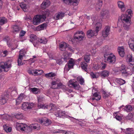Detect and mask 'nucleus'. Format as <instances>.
<instances>
[{
    "instance_id": "nucleus-47",
    "label": "nucleus",
    "mask_w": 134,
    "mask_h": 134,
    "mask_svg": "<svg viewBox=\"0 0 134 134\" xmlns=\"http://www.w3.org/2000/svg\"><path fill=\"white\" fill-rule=\"evenodd\" d=\"M8 54V52L7 50H5L2 52H0V55L2 56L5 57Z\"/></svg>"
},
{
    "instance_id": "nucleus-44",
    "label": "nucleus",
    "mask_w": 134,
    "mask_h": 134,
    "mask_svg": "<svg viewBox=\"0 0 134 134\" xmlns=\"http://www.w3.org/2000/svg\"><path fill=\"white\" fill-rule=\"evenodd\" d=\"M109 49V46H105L103 47L102 51L104 53H107Z\"/></svg>"
},
{
    "instance_id": "nucleus-2",
    "label": "nucleus",
    "mask_w": 134,
    "mask_h": 134,
    "mask_svg": "<svg viewBox=\"0 0 134 134\" xmlns=\"http://www.w3.org/2000/svg\"><path fill=\"white\" fill-rule=\"evenodd\" d=\"M16 126L17 130L19 131H24L26 132L31 131L32 129L38 130L40 129V126L37 123L31 124L29 126H27L26 124L16 123Z\"/></svg>"
},
{
    "instance_id": "nucleus-29",
    "label": "nucleus",
    "mask_w": 134,
    "mask_h": 134,
    "mask_svg": "<svg viewBox=\"0 0 134 134\" xmlns=\"http://www.w3.org/2000/svg\"><path fill=\"white\" fill-rule=\"evenodd\" d=\"M57 76L56 74L55 73L51 72L48 73L46 74L45 76L47 78H51L52 79L53 77H55Z\"/></svg>"
},
{
    "instance_id": "nucleus-9",
    "label": "nucleus",
    "mask_w": 134,
    "mask_h": 134,
    "mask_svg": "<svg viewBox=\"0 0 134 134\" xmlns=\"http://www.w3.org/2000/svg\"><path fill=\"white\" fill-rule=\"evenodd\" d=\"M34 104L32 103H28L24 102L22 104V109L25 111L31 109L34 106Z\"/></svg>"
},
{
    "instance_id": "nucleus-41",
    "label": "nucleus",
    "mask_w": 134,
    "mask_h": 134,
    "mask_svg": "<svg viewBox=\"0 0 134 134\" xmlns=\"http://www.w3.org/2000/svg\"><path fill=\"white\" fill-rule=\"evenodd\" d=\"M90 55V54H86L84 56V59L85 61L87 63H88L91 59Z\"/></svg>"
},
{
    "instance_id": "nucleus-25",
    "label": "nucleus",
    "mask_w": 134,
    "mask_h": 134,
    "mask_svg": "<svg viewBox=\"0 0 134 134\" xmlns=\"http://www.w3.org/2000/svg\"><path fill=\"white\" fill-rule=\"evenodd\" d=\"M103 4V2L101 0L97 1L96 5V9L98 11L100 9Z\"/></svg>"
},
{
    "instance_id": "nucleus-57",
    "label": "nucleus",
    "mask_w": 134,
    "mask_h": 134,
    "mask_svg": "<svg viewBox=\"0 0 134 134\" xmlns=\"http://www.w3.org/2000/svg\"><path fill=\"white\" fill-rule=\"evenodd\" d=\"M37 75H41L43 72V71L41 70H37Z\"/></svg>"
},
{
    "instance_id": "nucleus-11",
    "label": "nucleus",
    "mask_w": 134,
    "mask_h": 134,
    "mask_svg": "<svg viewBox=\"0 0 134 134\" xmlns=\"http://www.w3.org/2000/svg\"><path fill=\"white\" fill-rule=\"evenodd\" d=\"M51 87L53 89L59 88L62 85L61 83H60L59 80L56 81H52L51 82Z\"/></svg>"
},
{
    "instance_id": "nucleus-7",
    "label": "nucleus",
    "mask_w": 134,
    "mask_h": 134,
    "mask_svg": "<svg viewBox=\"0 0 134 134\" xmlns=\"http://www.w3.org/2000/svg\"><path fill=\"white\" fill-rule=\"evenodd\" d=\"M85 34L82 31H78L74 34V39L81 41L83 39Z\"/></svg>"
},
{
    "instance_id": "nucleus-6",
    "label": "nucleus",
    "mask_w": 134,
    "mask_h": 134,
    "mask_svg": "<svg viewBox=\"0 0 134 134\" xmlns=\"http://www.w3.org/2000/svg\"><path fill=\"white\" fill-rule=\"evenodd\" d=\"M118 69L119 70H118L117 71H120L121 72L122 75L123 76H127L129 75H131L129 72L126 69L125 66L124 65H122Z\"/></svg>"
},
{
    "instance_id": "nucleus-1",
    "label": "nucleus",
    "mask_w": 134,
    "mask_h": 134,
    "mask_svg": "<svg viewBox=\"0 0 134 134\" xmlns=\"http://www.w3.org/2000/svg\"><path fill=\"white\" fill-rule=\"evenodd\" d=\"M126 14H122L119 18V20H121L122 23L124 28L128 30L131 23V18L133 14L132 11L130 9H128L126 11Z\"/></svg>"
},
{
    "instance_id": "nucleus-27",
    "label": "nucleus",
    "mask_w": 134,
    "mask_h": 134,
    "mask_svg": "<svg viewBox=\"0 0 134 134\" xmlns=\"http://www.w3.org/2000/svg\"><path fill=\"white\" fill-rule=\"evenodd\" d=\"M114 117L118 120L120 121L121 120L122 115L120 114L118 112H116L114 114Z\"/></svg>"
},
{
    "instance_id": "nucleus-17",
    "label": "nucleus",
    "mask_w": 134,
    "mask_h": 134,
    "mask_svg": "<svg viewBox=\"0 0 134 134\" xmlns=\"http://www.w3.org/2000/svg\"><path fill=\"white\" fill-rule=\"evenodd\" d=\"M110 27L108 26H106L102 32V35L103 37H107L109 34Z\"/></svg>"
},
{
    "instance_id": "nucleus-48",
    "label": "nucleus",
    "mask_w": 134,
    "mask_h": 134,
    "mask_svg": "<svg viewBox=\"0 0 134 134\" xmlns=\"http://www.w3.org/2000/svg\"><path fill=\"white\" fill-rule=\"evenodd\" d=\"M15 117L18 119H23V115L21 113L17 114L15 115Z\"/></svg>"
},
{
    "instance_id": "nucleus-58",
    "label": "nucleus",
    "mask_w": 134,
    "mask_h": 134,
    "mask_svg": "<svg viewBox=\"0 0 134 134\" xmlns=\"http://www.w3.org/2000/svg\"><path fill=\"white\" fill-rule=\"evenodd\" d=\"M38 103H42L41 102L44 100V98L43 97H38Z\"/></svg>"
},
{
    "instance_id": "nucleus-56",
    "label": "nucleus",
    "mask_w": 134,
    "mask_h": 134,
    "mask_svg": "<svg viewBox=\"0 0 134 134\" xmlns=\"http://www.w3.org/2000/svg\"><path fill=\"white\" fill-rule=\"evenodd\" d=\"M90 74L92 78H97L96 74L91 72Z\"/></svg>"
},
{
    "instance_id": "nucleus-36",
    "label": "nucleus",
    "mask_w": 134,
    "mask_h": 134,
    "mask_svg": "<svg viewBox=\"0 0 134 134\" xmlns=\"http://www.w3.org/2000/svg\"><path fill=\"white\" fill-rule=\"evenodd\" d=\"M109 74V72L108 71L104 70L101 72L100 75L102 77H105L108 76Z\"/></svg>"
},
{
    "instance_id": "nucleus-12",
    "label": "nucleus",
    "mask_w": 134,
    "mask_h": 134,
    "mask_svg": "<svg viewBox=\"0 0 134 134\" xmlns=\"http://www.w3.org/2000/svg\"><path fill=\"white\" fill-rule=\"evenodd\" d=\"M117 4L118 6L120 11L122 12H125L126 10V7L124 3L122 1H119Z\"/></svg>"
},
{
    "instance_id": "nucleus-63",
    "label": "nucleus",
    "mask_w": 134,
    "mask_h": 134,
    "mask_svg": "<svg viewBox=\"0 0 134 134\" xmlns=\"http://www.w3.org/2000/svg\"><path fill=\"white\" fill-rule=\"evenodd\" d=\"M93 68L94 69L97 70L99 68V67L98 65H95L93 66Z\"/></svg>"
},
{
    "instance_id": "nucleus-62",
    "label": "nucleus",
    "mask_w": 134,
    "mask_h": 134,
    "mask_svg": "<svg viewBox=\"0 0 134 134\" xmlns=\"http://www.w3.org/2000/svg\"><path fill=\"white\" fill-rule=\"evenodd\" d=\"M12 130V128L11 127H8L5 131L6 132H10Z\"/></svg>"
},
{
    "instance_id": "nucleus-19",
    "label": "nucleus",
    "mask_w": 134,
    "mask_h": 134,
    "mask_svg": "<svg viewBox=\"0 0 134 134\" xmlns=\"http://www.w3.org/2000/svg\"><path fill=\"white\" fill-rule=\"evenodd\" d=\"M101 15L103 18L108 19L110 17V14L109 11L105 10L102 11L101 13Z\"/></svg>"
},
{
    "instance_id": "nucleus-10",
    "label": "nucleus",
    "mask_w": 134,
    "mask_h": 134,
    "mask_svg": "<svg viewBox=\"0 0 134 134\" xmlns=\"http://www.w3.org/2000/svg\"><path fill=\"white\" fill-rule=\"evenodd\" d=\"M8 62H2L0 64V67L4 69L5 71H8L9 69L11 66V65L10 64H9Z\"/></svg>"
},
{
    "instance_id": "nucleus-24",
    "label": "nucleus",
    "mask_w": 134,
    "mask_h": 134,
    "mask_svg": "<svg viewBox=\"0 0 134 134\" xmlns=\"http://www.w3.org/2000/svg\"><path fill=\"white\" fill-rule=\"evenodd\" d=\"M8 97V95H7L6 96L5 95L4 96H2L0 98V104L3 105L5 103L7 99V98Z\"/></svg>"
},
{
    "instance_id": "nucleus-61",
    "label": "nucleus",
    "mask_w": 134,
    "mask_h": 134,
    "mask_svg": "<svg viewBox=\"0 0 134 134\" xmlns=\"http://www.w3.org/2000/svg\"><path fill=\"white\" fill-rule=\"evenodd\" d=\"M90 52L92 55L94 54L96 52V51L95 49H92L91 50Z\"/></svg>"
},
{
    "instance_id": "nucleus-3",
    "label": "nucleus",
    "mask_w": 134,
    "mask_h": 134,
    "mask_svg": "<svg viewBox=\"0 0 134 134\" xmlns=\"http://www.w3.org/2000/svg\"><path fill=\"white\" fill-rule=\"evenodd\" d=\"M49 14V10L43 12L42 15H38L34 16L33 19V22L34 25H37L44 21L46 18V16H48Z\"/></svg>"
},
{
    "instance_id": "nucleus-54",
    "label": "nucleus",
    "mask_w": 134,
    "mask_h": 134,
    "mask_svg": "<svg viewBox=\"0 0 134 134\" xmlns=\"http://www.w3.org/2000/svg\"><path fill=\"white\" fill-rule=\"evenodd\" d=\"M49 106L51 107V110H53L54 111L57 108H55V105L53 104H50Z\"/></svg>"
},
{
    "instance_id": "nucleus-34",
    "label": "nucleus",
    "mask_w": 134,
    "mask_h": 134,
    "mask_svg": "<svg viewBox=\"0 0 134 134\" xmlns=\"http://www.w3.org/2000/svg\"><path fill=\"white\" fill-rule=\"evenodd\" d=\"M115 81L120 85H123L126 83L125 80L120 78L116 79Z\"/></svg>"
},
{
    "instance_id": "nucleus-40",
    "label": "nucleus",
    "mask_w": 134,
    "mask_h": 134,
    "mask_svg": "<svg viewBox=\"0 0 134 134\" xmlns=\"http://www.w3.org/2000/svg\"><path fill=\"white\" fill-rule=\"evenodd\" d=\"M20 6L24 12H26L27 10V6L24 3H20Z\"/></svg>"
},
{
    "instance_id": "nucleus-46",
    "label": "nucleus",
    "mask_w": 134,
    "mask_h": 134,
    "mask_svg": "<svg viewBox=\"0 0 134 134\" xmlns=\"http://www.w3.org/2000/svg\"><path fill=\"white\" fill-rule=\"evenodd\" d=\"M12 28L14 31L18 32L20 29V28H19L17 25H14L12 26Z\"/></svg>"
},
{
    "instance_id": "nucleus-49",
    "label": "nucleus",
    "mask_w": 134,
    "mask_h": 134,
    "mask_svg": "<svg viewBox=\"0 0 134 134\" xmlns=\"http://www.w3.org/2000/svg\"><path fill=\"white\" fill-rule=\"evenodd\" d=\"M63 55L64 57L63 59H64V61H65V62H67L66 60L67 57L69 56V54L67 52H66L63 53Z\"/></svg>"
},
{
    "instance_id": "nucleus-18",
    "label": "nucleus",
    "mask_w": 134,
    "mask_h": 134,
    "mask_svg": "<svg viewBox=\"0 0 134 134\" xmlns=\"http://www.w3.org/2000/svg\"><path fill=\"white\" fill-rule=\"evenodd\" d=\"M64 16V13L61 12H58L56 13L53 17L55 20H58L61 19Z\"/></svg>"
},
{
    "instance_id": "nucleus-60",
    "label": "nucleus",
    "mask_w": 134,
    "mask_h": 134,
    "mask_svg": "<svg viewBox=\"0 0 134 134\" xmlns=\"http://www.w3.org/2000/svg\"><path fill=\"white\" fill-rule=\"evenodd\" d=\"M16 104H19L21 102V100H20L18 98L16 100Z\"/></svg>"
},
{
    "instance_id": "nucleus-45",
    "label": "nucleus",
    "mask_w": 134,
    "mask_h": 134,
    "mask_svg": "<svg viewBox=\"0 0 134 134\" xmlns=\"http://www.w3.org/2000/svg\"><path fill=\"white\" fill-rule=\"evenodd\" d=\"M133 114L132 113H130L126 116V118L127 120H132L133 118Z\"/></svg>"
},
{
    "instance_id": "nucleus-20",
    "label": "nucleus",
    "mask_w": 134,
    "mask_h": 134,
    "mask_svg": "<svg viewBox=\"0 0 134 134\" xmlns=\"http://www.w3.org/2000/svg\"><path fill=\"white\" fill-rule=\"evenodd\" d=\"M39 122L41 124L43 123V124H44L45 126H47L50 124L51 123L50 120L46 118H45L44 119H40Z\"/></svg>"
},
{
    "instance_id": "nucleus-21",
    "label": "nucleus",
    "mask_w": 134,
    "mask_h": 134,
    "mask_svg": "<svg viewBox=\"0 0 134 134\" xmlns=\"http://www.w3.org/2000/svg\"><path fill=\"white\" fill-rule=\"evenodd\" d=\"M50 4V2L48 0H44L42 3L41 7L43 9L48 7Z\"/></svg>"
},
{
    "instance_id": "nucleus-16",
    "label": "nucleus",
    "mask_w": 134,
    "mask_h": 134,
    "mask_svg": "<svg viewBox=\"0 0 134 134\" xmlns=\"http://www.w3.org/2000/svg\"><path fill=\"white\" fill-rule=\"evenodd\" d=\"M96 89L93 88L92 90V94H93L94 97H93L92 99L93 100L95 99L98 101L100 99L101 97L100 94L96 92Z\"/></svg>"
},
{
    "instance_id": "nucleus-52",
    "label": "nucleus",
    "mask_w": 134,
    "mask_h": 134,
    "mask_svg": "<svg viewBox=\"0 0 134 134\" xmlns=\"http://www.w3.org/2000/svg\"><path fill=\"white\" fill-rule=\"evenodd\" d=\"M60 132L63 133V134H75L70 131H65L64 130H61Z\"/></svg>"
},
{
    "instance_id": "nucleus-37",
    "label": "nucleus",
    "mask_w": 134,
    "mask_h": 134,
    "mask_svg": "<svg viewBox=\"0 0 134 134\" xmlns=\"http://www.w3.org/2000/svg\"><path fill=\"white\" fill-rule=\"evenodd\" d=\"M81 66L82 68L85 71H86L87 70V65L86 63L83 62L81 63Z\"/></svg>"
},
{
    "instance_id": "nucleus-53",
    "label": "nucleus",
    "mask_w": 134,
    "mask_h": 134,
    "mask_svg": "<svg viewBox=\"0 0 134 134\" xmlns=\"http://www.w3.org/2000/svg\"><path fill=\"white\" fill-rule=\"evenodd\" d=\"M26 33V32L25 31L23 30L21 31L19 34L20 38H22L23 36H24Z\"/></svg>"
},
{
    "instance_id": "nucleus-32",
    "label": "nucleus",
    "mask_w": 134,
    "mask_h": 134,
    "mask_svg": "<svg viewBox=\"0 0 134 134\" xmlns=\"http://www.w3.org/2000/svg\"><path fill=\"white\" fill-rule=\"evenodd\" d=\"M31 91L35 94L39 93L40 92V89L39 88L34 87L30 89Z\"/></svg>"
},
{
    "instance_id": "nucleus-39",
    "label": "nucleus",
    "mask_w": 134,
    "mask_h": 134,
    "mask_svg": "<svg viewBox=\"0 0 134 134\" xmlns=\"http://www.w3.org/2000/svg\"><path fill=\"white\" fill-rule=\"evenodd\" d=\"M7 20L5 17L0 18V25H3L7 23Z\"/></svg>"
},
{
    "instance_id": "nucleus-5",
    "label": "nucleus",
    "mask_w": 134,
    "mask_h": 134,
    "mask_svg": "<svg viewBox=\"0 0 134 134\" xmlns=\"http://www.w3.org/2000/svg\"><path fill=\"white\" fill-rule=\"evenodd\" d=\"M69 86L73 87L76 90H79L80 88V86L79 84L75 80L71 79L70 80L68 83Z\"/></svg>"
},
{
    "instance_id": "nucleus-50",
    "label": "nucleus",
    "mask_w": 134,
    "mask_h": 134,
    "mask_svg": "<svg viewBox=\"0 0 134 134\" xmlns=\"http://www.w3.org/2000/svg\"><path fill=\"white\" fill-rule=\"evenodd\" d=\"M72 68L70 67V66H69L68 65L66 64L64 68V72H67L69 71L70 68Z\"/></svg>"
},
{
    "instance_id": "nucleus-64",
    "label": "nucleus",
    "mask_w": 134,
    "mask_h": 134,
    "mask_svg": "<svg viewBox=\"0 0 134 134\" xmlns=\"http://www.w3.org/2000/svg\"><path fill=\"white\" fill-rule=\"evenodd\" d=\"M102 68L103 69H104L106 66V64H105V63H102Z\"/></svg>"
},
{
    "instance_id": "nucleus-14",
    "label": "nucleus",
    "mask_w": 134,
    "mask_h": 134,
    "mask_svg": "<svg viewBox=\"0 0 134 134\" xmlns=\"http://www.w3.org/2000/svg\"><path fill=\"white\" fill-rule=\"evenodd\" d=\"M107 60L108 63H114L115 62L116 60V57L113 53H110L108 55Z\"/></svg>"
},
{
    "instance_id": "nucleus-59",
    "label": "nucleus",
    "mask_w": 134,
    "mask_h": 134,
    "mask_svg": "<svg viewBox=\"0 0 134 134\" xmlns=\"http://www.w3.org/2000/svg\"><path fill=\"white\" fill-rule=\"evenodd\" d=\"M40 28L42 29L44 28L46 26V23L43 24L40 26Z\"/></svg>"
},
{
    "instance_id": "nucleus-51",
    "label": "nucleus",
    "mask_w": 134,
    "mask_h": 134,
    "mask_svg": "<svg viewBox=\"0 0 134 134\" xmlns=\"http://www.w3.org/2000/svg\"><path fill=\"white\" fill-rule=\"evenodd\" d=\"M26 96L23 94H20L18 98L20 100H21V101L22 100L25 98Z\"/></svg>"
},
{
    "instance_id": "nucleus-43",
    "label": "nucleus",
    "mask_w": 134,
    "mask_h": 134,
    "mask_svg": "<svg viewBox=\"0 0 134 134\" xmlns=\"http://www.w3.org/2000/svg\"><path fill=\"white\" fill-rule=\"evenodd\" d=\"M132 109V106L129 105H126L125 107L124 110L127 112L131 111Z\"/></svg>"
},
{
    "instance_id": "nucleus-31",
    "label": "nucleus",
    "mask_w": 134,
    "mask_h": 134,
    "mask_svg": "<svg viewBox=\"0 0 134 134\" xmlns=\"http://www.w3.org/2000/svg\"><path fill=\"white\" fill-rule=\"evenodd\" d=\"M30 41L33 43V44L34 46L35 47L36 45H35V41L36 40V39L37 40V39H36L37 37L36 35H31L30 36Z\"/></svg>"
},
{
    "instance_id": "nucleus-30",
    "label": "nucleus",
    "mask_w": 134,
    "mask_h": 134,
    "mask_svg": "<svg viewBox=\"0 0 134 134\" xmlns=\"http://www.w3.org/2000/svg\"><path fill=\"white\" fill-rule=\"evenodd\" d=\"M128 44L131 49L134 51V42L132 39H130L128 42Z\"/></svg>"
},
{
    "instance_id": "nucleus-33",
    "label": "nucleus",
    "mask_w": 134,
    "mask_h": 134,
    "mask_svg": "<svg viewBox=\"0 0 134 134\" xmlns=\"http://www.w3.org/2000/svg\"><path fill=\"white\" fill-rule=\"evenodd\" d=\"M38 107L39 108H42L44 109H46L48 108V105H43L41 103H38Z\"/></svg>"
},
{
    "instance_id": "nucleus-22",
    "label": "nucleus",
    "mask_w": 134,
    "mask_h": 134,
    "mask_svg": "<svg viewBox=\"0 0 134 134\" xmlns=\"http://www.w3.org/2000/svg\"><path fill=\"white\" fill-rule=\"evenodd\" d=\"M122 131L126 134H132L133 132L132 128H127L126 129H121Z\"/></svg>"
},
{
    "instance_id": "nucleus-28",
    "label": "nucleus",
    "mask_w": 134,
    "mask_h": 134,
    "mask_svg": "<svg viewBox=\"0 0 134 134\" xmlns=\"http://www.w3.org/2000/svg\"><path fill=\"white\" fill-rule=\"evenodd\" d=\"M37 70L35 69H32L29 68L28 70V72L30 74L36 76L37 72Z\"/></svg>"
},
{
    "instance_id": "nucleus-38",
    "label": "nucleus",
    "mask_w": 134,
    "mask_h": 134,
    "mask_svg": "<svg viewBox=\"0 0 134 134\" xmlns=\"http://www.w3.org/2000/svg\"><path fill=\"white\" fill-rule=\"evenodd\" d=\"M75 62L74 60L71 58L68 62L67 65H68L69 66H70V67L72 68L74 65Z\"/></svg>"
},
{
    "instance_id": "nucleus-13",
    "label": "nucleus",
    "mask_w": 134,
    "mask_h": 134,
    "mask_svg": "<svg viewBox=\"0 0 134 134\" xmlns=\"http://www.w3.org/2000/svg\"><path fill=\"white\" fill-rule=\"evenodd\" d=\"M63 2L67 4H71L74 6L77 5L80 0H62Z\"/></svg>"
},
{
    "instance_id": "nucleus-26",
    "label": "nucleus",
    "mask_w": 134,
    "mask_h": 134,
    "mask_svg": "<svg viewBox=\"0 0 134 134\" xmlns=\"http://www.w3.org/2000/svg\"><path fill=\"white\" fill-rule=\"evenodd\" d=\"M67 47V44L64 42H62L60 43L59 48L61 51H64Z\"/></svg>"
},
{
    "instance_id": "nucleus-15",
    "label": "nucleus",
    "mask_w": 134,
    "mask_h": 134,
    "mask_svg": "<svg viewBox=\"0 0 134 134\" xmlns=\"http://www.w3.org/2000/svg\"><path fill=\"white\" fill-rule=\"evenodd\" d=\"M25 50H21L20 52L19 57L18 60V65H22L23 64L21 62L22 60L23 57L25 54Z\"/></svg>"
},
{
    "instance_id": "nucleus-23",
    "label": "nucleus",
    "mask_w": 134,
    "mask_h": 134,
    "mask_svg": "<svg viewBox=\"0 0 134 134\" xmlns=\"http://www.w3.org/2000/svg\"><path fill=\"white\" fill-rule=\"evenodd\" d=\"M118 51L119 55L121 57H123L125 55L124 49V47H119L118 48Z\"/></svg>"
},
{
    "instance_id": "nucleus-42",
    "label": "nucleus",
    "mask_w": 134,
    "mask_h": 134,
    "mask_svg": "<svg viewBox=\"0 0 134 134\" xmlns=\"http://www.w3.org/2000/svg\"><path fill=\"white\" fill-rule=\"evenodd\" d=\"M77 80L81 85H83L84 83L83 79L81 76L77 77Z\"/></svg>"
},
{
    "instance_id": "nucleus-35",
    "label": "nucleus",
    "mask_w": 134,
    "mask_h": 134,
    "mask_svg": "<svg viewBox=\"0 0 134 134\" xmlns=\"http://www.w3.org/2000/svg\"><path fill=\"white\" fill-rule=\"evenodd\" d=\"M37 41L40 43L43 44L46 43L47 41L46 38L44 37H42L41 38H37Z\"/></svg>"
},
{
    "instance_id": "nucleus-8",
    "label": "nucleus",
    "mask_w": 134,
    "mask_h": 134,
    "mask_svg": "<svg viewBox=\"0 0 134 134\" xmlns=\"http://www.w3.org/2000/svg\"><path fill=\"white\" fill-rule=\"evenodd\" d=\"M54 115L57 117L63 118V117L65 116L68 118H71L75 119L73 117L66 115L65 112L64 111H63L61 110H57L54 113Z\"/></svg>"
},
{
    "instance_id": "nucleus-4",
    "label": "nucleus",
    "mask_w": 134,
    "mask_h": 134,
    "mask_svg": "<svg viewBox=\"0 0 134 134\" xmlns=\"http://www.w3.org/2000/svg\"><path fill=\"white\" fill-rule=\"evenodd\" d=\"M102 24L100 23H97L96 24V28L95 30H90L87 31V36L89 38L96 36L98 34V32L102 27Z\"/></svg>"
},
{
    "instance_id": "nucleus-55",
    "label": "nucleus",
    "mask_w": 134,
    "mask_h": 134,
    "mask_svg": "<svg viewBox=\"0 0 134 134\" xmlns=\"http://www.w3.org/2000/svg\"><path fill=\"white\" fill-rule=\"evenodd\" d=\"M1 117L3 119H6L7 120H8V117H9V116L8 115H0Z\"/></svg>"
}]
</instances>
